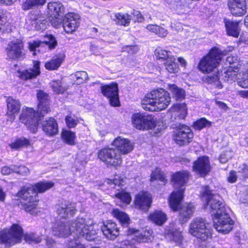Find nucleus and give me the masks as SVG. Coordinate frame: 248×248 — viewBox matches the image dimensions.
<instances>
[{
	"label": "nucleus",
	"mask_w": 248,
	"mask_h": 248,
	"mask_svg": "<svg viewBox=\"0 0 248 248\" xmlns=\"http://www.w3.org/2000/svg\"><path fill=\"white\" fill-rule=\"evenodd\" d=\"M189 174L188 171H183L171 175V182H173L174 187V190L171 192V210L177 211L180 209L179 219L182 223L186 222L191 217L194 209L193 204L191 203L181 206L185 185Z\"/></svg>",
	"instance_id": "nucleus-1"
},
{
	"label": "nucleus",
	"mask_w": 248,
	"mask_h": 248,
	"mask_svg": "<svg viewBox=\"0 0 248 248\" xmlns=\"http://www.w3.org/2000/svg\"><path fill=\"white\" fill-rule=\"evenodd\" d=\"M85 221L82 217L78 218L72 223L57 221L53 227L52 233L60 237H66L73 232L78 238L83 237L88 241H93L96 237V230L91 225L86 226Z\"/></svg>",
	"instance_id": "nucleus-2"
},
{
	"label": "nucleus",
	"mask_w": 248,
	"mask_h": 248,
	"mask_svg": "<svg viewBox=\"0 0 248 248\" xmlns=\"http://www.w3.org/2000/svg\"><path fill=\"white\" fill-rule=\"evenodd\" d=\"M37 97L39 101L37 112L32 108H23L20 116V121L33 133L37 131L39 120L50 110L48 94L39 91Z\"/></svg>",
	"instance_id": "nucleus-3"
},
{
	"label": "nucleus",
	"mask_w": 248,
	"mask_h": 248,
	"mask_svg": "<svg viewBox=\"0 0 248 248\" xmlns=\"http://www.w3.org/2000/svg\"><path fill=\"white\" fill-rule=\"evenodd\" d=\"M53 186L52 182H40L33 186L27 185L23 186L17 194L22 199V208L32 215L37 214L36 206L38 202L37 193H43Z\"/></svg>",
	"instance_id": "nucleus-4"
},
{
	"label": "nucleus",
	"mask_w": 248,
	"mask_h": 248,
	"mask_svg": "<svg viewBox=\"0 0 248 248\" xmlns=\"http://www.w3.org/2000/svg\"><path fill=\"white\" fill-rule=\"evenodd\" d=\"M169 93L163 89L154 90L148 93L141 101L142 108L150 111H159L169 105Z\"/></svg>",
	"instance_id": "nucleus-5"
},
{
	"label": "nucleus",
	"mask_w": 248,
	"mask_h": 248,
	"mask_svg": "<svg viewBox=\"0 0 248 248\" xmlns=\"http://www.w3.org/2000/svg\"><path fill=\"white\" fill-rule=\"evenodd\" d=\"M202 198L206 201L207 205H210L212 217L230 211V208L225 206L219 195L212 194L209 186L204 187Z\"/></svg>",
	"instance_id": "nucleus-6"
},
{
	"label": "nucleus",
	"mask_w": 248,
	"mask_h": 248,
	"mask_svg": "<svg viewBox=\"0 0 248 248\" xmlns=\"http://www.w3.org/2000/svg\"><path fill=\"white\" fill-rule=\"evenodd\" d=\"M225 54L216 47L212 48L207 55L203 57L198 65L199 70L203 73H210L218 65L222 56Z\"/></svg>",
	"instance_id": "nucleus-7"
},
{
	"label": "nucleus",
	"mask_w": 248,
	"mask_h": 248,
	"mask_svg": "<svg viewBox=\"0 0 248 248\" xmlns=\"http://www.w3.org/2000/svg\"><path fill=\"white\" fill-rule=\"evenodd\" d=\"M189 233L202 241H206L212 238V229L204 219L196 218L189 225Z\"/></svg>",
	"instance_id": "nucleus-8"
},
{
	"label": "nucleus",
	"mask_w": 248,
	"mask_h": 248,
	"mask_svg": "<svg viewBox=\"0 0 248 248\" xmlns=\"http://www.w3.org/2000/svg\"><path fill=\"white\" fill-rule=\"evenodd\" d=\"M23 236L22 228L14 224L10 230H5L0 232V240L6 247H10L20 243Z\"/></svg>",
	"instance_id": "nucleus-9"
},
{
	"label": "nucleus",
	"mask_w": 248,
	"mask_h": 248,
	"mask_svg": "<svg viewBox=\"0 0 248 248\" xmlns=\"http://www.w3.org/2000/svg\"><path fill=\"white\" fill-rule=\"evenodd\" d=\"M97 156L108 167L117 168L123 161L121 153L112 148L101 149L99 151Z\"/></svg>",
	"instance_id": "nucleus-10"
},
{
	"label": "nucleus",
	"mask_w": 248,
	"mask_h": 248,
	"mask_svg": "<svg viewBox=\"0 0 248 248\" xmlns=\"http://www.w3.org/2000/svg\"><path fill=\"white\" fill-rule=\"evenodd\" d=\"M173 138L179 146L187 145L192 141L193 133L188 126L180 124L174 130Z\"/></svg>",
	"instance_id": "nucleus-11"
},
{
	"label": "nucleus",
	"mask_w": 248,
	"mask_h": 248,
	"mask_svg": "<svg viewBox=\"0 0 248 248\" xmlns=\"http://www.w3.org/2000/svg\"><path fill=\"white\" fill-rule=\"evenodd\" d=\"M212 218L215 228L220 233H228L233 227L234 222L231 218L229 212L214 216Z\"/></svg>",
	"instance_id": "nucleus-12"
},
{
	"label": "nucleus",
	"mask_w": 248,
	"mask_h": 248,
	"mask_svg": "<svg viewBox=\"0 0 248 248\" xmlns=\"http://www.w3.org/2000/svg\"><path fill=\"white\" fill-rule=\"evenodd\" d=\"M6 50L7 57L11 59H22L25 54L23 43L20 39L11 41L8 45Z\"/></svg>",
	"instance_id": "nucleus-13"
},
{
	"label": "nucleus",
	"mask_w": 248,
	"mask_h": 248,
	"mask_svg": "<svg viewBox=\"0 0 248 248\" xmlns=\"http://www.w3.org/2000/svg\"><path fill=\"white\" fill-rule=\"evenodd\" d=\"M237 62V57L233 56H229L226 58V63L230 65L227 69L224 68L221 71V76L224 80L231 81L237 78L238 76V68L234 64Z\"/></svg>",
	"instance_id": "nucleus-14"
},
{
	"label": "nucleus",
	"mask_w": 248,
	"mask_h": 248,
	"mask_svg": "<svg viewBox=\"0 0 248 248\" xmlns=\"http://www.w3.org/2000/svg\"><path fill=\"white\" fill-rule=\"evenodd\" d=\"M101 90L102 94L109 99L111 106L113 107L119 106L118 88V85L116 83L102 85Z\"/></svg>",
	"instance_id": "nucleus-15"
},
{
	"label": "nucleus",
	"mask_w": 248,
	"mask_h": 248,
	"mask_svg": "<svg viewBox=\"0 0 248 248\" xmlns=\"http://www.w3.org/2000/svg\"><path fill=\"white\" fill-rule=\"evenodd\" d=\"M79 16L73 13L66 14L63 19L62 26L67 33H72L79 27Z\"/></svg>",
	"instance_id": "nucleus-16"
},
{
	"label": "nucleus",
	"mask_w": 248,
	"mask_h": 248,
	"mask_svg": "<svg viewBox=\"0 0 248 248\" xmlns=\"http://www.w3.org/2000/svg\"><path fill=\"white\" fill-rule=\"evenodd\" d=\"M134 202L136 208L147 211L152 202L151 195L147 192H140L136 196Z\"/></svg>",
	"instance_id": "nucleus-17"
},
{
	"label": "nucleus",
	"mask_w": 248,
	"mask_h": 248,
	"mask_svg": "<svg viewBox=\"0 0 248 248\" xmlns=\"http://www.w3.org/2000/svg\"><path fill=\"white\" fill-rule=\"evenodd\" d=\"M76 211V203L66 201H62L57 208V213L62 218L73 217Z\"/></svg>",
	"instance_id": "nucleus-18"
},
{
	"label": "nucleus",
	"mask_w": 248,
	"mask_h": 248,
	"mask_svg": "<svg viewBox=\"0 0 248 248\" xmlns=\"http://www.w3.org/2000/svg\"><path fill=\"white\" fill-rule=\"evenodd\" d=\"M193 170L201 176H204L208 174L211 169L209 158L206 156L199 157L194 162Z\"/></svg>",
	"instance_id": "nucleus-19"
},
{
	"label": "nucleus",
	"mask_w": 248,
	"mask_h": 248,
	"mask_svg": "<svg viewBox=\"0 0 248 248\" xmlns=\"http://www.w3.org/2000/svg\"><path fill=\"white\" fill-rule=\"evenodd\" d=\"M127 234L133 235L132 239H135L139 243H146L151 241L153 237L151 231L136 230L133 228L128 229Z\"/></svg>",
	"instance_id": "nucleus-20"
},
{
	"label": "nucleus",
	"mask_w": 248,
	"mask_h": 248,
	"mask_svg": "<svg viewBox=\"0 0 248 248\" xmlns=\"http://www.w3.org/2000/svg\"><path fill=\"white\" fill-rule=\"evenodd\" d=\"M101 230L105 237L109 240H114L119 235V229L117 224L111 220L104 223Z\"/></svg>",
	"instance_id": "nucleus-21"
},
{
	"label": "nucleus",
	"mask_w": 248,
	"mask_h": 248,
	"mask_svg": "<svg viewBox=\"0 0 248 248\" xmlns=\"http://www.w3.org/2000/svg\"><path fill=\"white\" fill-rule=\"evenodd\" d=\"M47 38L48 39V41L41 42L37 40L29 42V48L30 51H34L33 54L35 55V51H36L40 46H46L49 49L54 48L57 45L56 39L52 35H49Z\"/></svg>",
	"instance_id": "nucleus-22"
},
{
	"label": "nucleus",
	"mask_w": 248,
	"mask_h": 248,
	"mask_svg": "<svg viewBox=\"0 0 248 248\" xmlns=\"http://www.w3.org/2000/svg\"><path fill=\"white\" fill-rule=\"evenodd\" d=\"M112 145L115 147L118 152L123 155L130 153L133 149V144L127 139L118 137L112 142Z\"/></svg>",
	"instance_id": "nucleus-23"
},
{
	"label": "nucleus",
	"mask_w": 248,
	"mask_h": 248,
	"mask_svg": "<svg viewBox=\"0 0 248 248\" xmlns=\"http://www.w3.org/2000/svg\"><path fill=\"white\" fill-rule=\"evenodd\" d=\"M40 63L38 61L33 62V67L23 71H17L18 77L22 80H28L36 78L40 74Z\"/></svg>",
	"instance_id": "nucleus-24"
},
{
	"label": "nucleus",
	"mask_w": 248,
	"mask_h": 248,
	"mask_svg": "<svg viewBox=\"0 0 248 248\" xmlns=\"http://www.w3.org/2000/svg\"><path fill=\"white\" fill-rule=\"evenodd\" d=\"M8 121L12 122L15 119V115L17 114L20 108L21 105L19 101L14 99L12 97H9L7 99Z\"/></svg>",
	"instance_id": "nucleus-25"
},
{
	"label": "nucleus",
	"mask_w": 248,
	"mask_h": 248,
	"mask_svg": "<svg viewBox=\"0 0 248 248\" xmlns=\"http://www.w3.org/2000/svg\"><path fill=\"white\" fill-rule=\"evenodd\" d=\"M42 125L43 130L48 136H54L58 132V124L53 118L46 119L42 123Z\"/></svg>",
	"instance_id": "nucleus-26"
},
{
	"label": "nucleus",
	"mask_w": 248,
	"mask_h": 248,
	"mask_svg": "<svg viewBox=\"0 0 248 248\" xmlns=\"http://www.w3.org/2000/svg\"><path fill=\"white\" fill-rule=\"evenodd\" d=\"M224 23L227 34L229 36L238 37L240 31L239 22L236 21L225 19Z\"/></svg>",
	"instance_id": "nucleus-27"
},
{
	"label": "nucleus",
	"mask_w": 248,
	"mask_h": 248,
	"mask_svg": "<svg viewBox=\"0 0 248 248\" xmlns=\"http://www.w3.org/2000/svg\"><path fill=\"white\" fill-rule=\"evenodd\" d=\"M65 55L63 53L56 54L51 61L47 62L45 64V67L49 70L57 69L64 61Z\"/></svg>",
	"instance_id": "nucleus-28"
},
{
	"label": "nucleus",
	"mask_w": 248,
	"mask_h": 248,
	"mask_svg": "<svg viewBox=\"0 0 248 248\" xmlns=\"http://www.w3.org/2000/svg\"><path fill=\"white\" fill-rule=\"evenodd\" d=\"M171 111L179 119H185L187 114V108L185 103H177L171 106Z\"/></svg>",
	"instance_id": "nucleus-29"
},
{
	"label": "nucleus",
	"mask_w": 248,
	"mask_h": 248,
	"mask_svg": "<svg viewBox=\"0 0 248 248\" xmlns=\"http://www.w3.org/2000/svg\"><path fill=\"white\" fill-rule=\"evenodd\" d=\"M155 55L157 59L166 61L164 63L165 68L170 72V59L169 58V52L161 47H158L155 51Z\"/></svg>",
	"instance_id": "nucleus-30"
},
{
	"label": "nucleus",
	"mask_w": 248,
	"mask_h": 248,
	"mask_svg": "<svg viewBox=\"0 0 248 248\" xmlns=\"http://www.w3.org/2000/svg\"><path fill=\"white\" fill-rule=\"evenodd\" d=\"M31 19L34 20V28L37 31H43L49 26V22L46 20L40 12L36 14L34 17H31Z\"/></svg>",
	"instance_id": "nucleus-31"
},
{
	"label": "nucleus",
	"mask_w": 248,
	"mask_h": 248,
	"mask_svg": "<svg viewBox=\"0 0 248 248\" xmlns=\"http://www.w3.org/2000/svg\"><path fill=\"white\" fill-rule=\"evenodd\" d=\"M149 218L151 221L159 226L164 224L167 220L166 214L159 210L151 213Z\"/></svg>",
	"instance_id": "nucleus-32"
},
{
	"label": "nucleus",
	"mask_w": 248,
	"mask_h": 248,
	"mask_svg": "<svg viewBox=\"0 0 248 248\" xmlns=\"http://www.w3.org/2000/svg\"><path fill=\"white\" fill-rule=\"evenodd\" d=\"M48 12L55 16H60L63 14L64 7L59 1L49 2L47 4Z\"/></svg>",
	"instance_id": "nucleus-33"
},
{
	"label": "nucleus",
	"mask_w": 248,
	"mask_h": 248,
	"mask_svg": "<svg viewBox=\"0 0 248 248\" xmlns=\"http://www.w3.org/2000/svg\"><path fill=\"white\" fill-rule=\"evenodd\" d=\"M186 93L184 89L175 84H171V98L177 102H181L186 98Z\"/></svg>",
	"instance_id": "nucleus-34"
},
{
	"label": "nucleus",
	"mask_w": 248,
	"mask_h": 248,
	"mask_svg": "<svg viewBox=\"0 0 248 248\" xmlns=\"http://www.w3.org/2000/svg\"><path fill=\"white\" fill-rule=\"evenodd\" d=\"M115 196L118 200L116 204L121 207L129 204L131 201L129 193L124 191L115 194Z\"/></svg>",
	"instance_id": "nucleus-35"
},
{
	"label": "nucleus",
	"mask_w": 248,
	"mask_h": 248,
	"mask_svg": "<svg viewBox=\"0 0 248 248\" xmlns=\"http://www.w3.org/2000/svg\"><path fill=\"white\" fill-rule=\"evenodd\" d=\"M145 114L141 113H135L132 116V123L136 128L142 130L143 129V125L144 124Z\"/></svg>",
	"instance_id": "nucleus-36"
},
{
	"label": "nucleus",
	"mask_w": 248,
	"mask_h": 248,
	"mask_svg": "<svg viewBox=\"0 0 248 248\" xmlns=\"http://www.w3.org/2000/svg\"><path fill=\"white\" fill-rule=\"evenodd\" d=\"M112 216L116 218L123 225H127L129 223L130 219L128 215L124 212L118 209H113L112 211Z\"/></svg>",
	"instance_id": "nucleus-37"
},
{
	"label": "nucleus",
	"mask_w": 248,
	"mask_h": 248,
	"mask_svg": "<svg viewBox=\"0 0 248 248\" xmlns=\"http://www.w3.org/2000/svg\"><path fill=\"white\" fill-rule=\"evenodd\" d=\"M46 2V0H25L22 3L23 10H28L34 7L42 6Z\"/></svg>",
	"instance_id": "nucleus-38"
},
{
	"label": "nucleus",
	"mask_w": 248,
	"mask_h": 248,
	"mask_svg": "<svg viewBox=\"0 0 248 248\" xmlns=\"http://www.w3.org/2000/svg\"><path fill=\"white\" fill-rule=\"evenodd\" d=\"M143 120L144 121V124L143 125L142 130L152 129L156 126V119L153 115L145 114Z\"/></svg>",
	"instance_id": "nucleus-39"
},
{
	"label": "nucleus",
	"mask_w": 248,
	"mask_h": 248,
	"mask_svg": "<svg viewBox=\"0 0 248 248\" xmlns=\"http://www.w3.org/2000/svg\"><path fill=\"white\" fill-rule=\"evenodd\" d=\"M30 141L29 140L21 137L16 139L14 141L9 144V146L14 150H18L24 147H27L30 145Z\"/></svg>",
	"instance_id": "nucleus-40"
},
{
	"label": "nucleus",
	"mask_w": 248,
	"mask_h": 248,
	"mask_svg": "<svg viewBox=\"0 0 248 248\" xmlns=\"http://www.w3.org/2000/svg\"><path fill=\"white\" fill-rule=\"evenodd\" d=\"M212 125V122L207 120L205 118H201L194 122L193 128L196 130H201L204 128H208Z\"/></svg>",
	"instance_id": "nucleus-41"
},
{
	"label": "nucleus",
	"mask_w": 248,
	"mask_h": 248,
	"mask_svg": "<svg viewBox=\"0 0 248 248\" xmlns=\"http://www.w3.org/2000/svg\"><path fill=\"white\" fill-rule=\"evenodd\" d=\"M115 17L118 24L124 26H128L131 21L130 16L127 14L117 13Z\"/></svg>",
	"instance_id": "nucleus-42"
},
{
	"label": "nucleus",
	"mask_w": 248,
	"mask_h": 248,
	"mask_svg": "<svg viewBox=\"0 0 248 248\" xmlns=\"http://www.w3.org/2000/svg\"><path fill=\"white\" fill-rule=\"evenodd\" d=\"M124 182V179L117 175H115L113 179H108L106 181V183L110 185L111 188L116 189L118 190H120L121 186L123 185Z\"/></svg>",
	"instance_id": "nucleus-43"
},
{
	"label": "nucleus",
	"mask_w": 248,
	"mask_h": 248,
	"mask_svg": "<svg viewBox=\"0 0 248 248\" xmlns=\"http://www.w3.org/2000/svg\"><path fill=\"white\" fill-rule=\"evenodd\" d=\"M62 137L66 143L71 145L75 144L76 135L74 132L68 130L63 131L62 133Z\"/></svg>",
	"instance_id": "nucleus-44"
},
{
	"label": "nucleus",
	"mask_w": 248,
	"mask_h": 248,
	"mask_svg": "<svg viewBox=\"0 0 248 248\" xmlns=\"http://www.w3.org/2000/svg\"><path fill=\"white\" fill-rule=\"evenodd\" d=\"M73 79H76L75 81L77 84H80L87 80L88 78V75L85 71H77L75 74L71 75Z\"/></svg>",
	"instance_id": "nucleus-45"
},
{
	"label": "nucleus",
	"mask_w": 248,
	"mask_h": 248,
	"mask_svg": "<svg viewBox=\"0 0 248 248\" xmlns=\"http://www.w3.org/2000/svg\"><path fill=\"white\" fill-rule=\"evenodd\" d=\"M50 87L53 91L56 93H62L66 90L63 83L60 80H54L50 83Z\"/></svg>",
	"instance_id": "nucleus-46"
},
{
	"label": "nucleus",
	"mask_w": 248,
	"mask_h": 248,
	"mask_svg": "<svg viewBox=\"0 0 248 248\" xmlns=\"http://www.w3.org/2000/svg\"><path fill=\"white\" fill-rule=\"evenodd\" d=\"M183 240V237L181 231L177 229L175 231L171 230V245L174 243L176 246H180L182 244Z\"/></svg>",
	"instance_id": "nucleus-47"
},
{
	"label": "nucleus",
	"mask_w": 248,
	"mask_h": 248,
	"mask_svg": "<svg viewBox=\"0 0 248 248\" xmlns=\"http://www.w3.org/2000/svg\"><path fill=\"white\" fill-rule=\"evenodd\" d=\"M233 8L229 7L231 13L233 16H239L244 15L246 12V3L245 6H239V4H236L235 6H232Z\"/></svg>",
	"instance_id": "nucleus-48"
},
{
	"label": "nucleus",
	"mask_w": 248,
	"mask_h": 248,
	"mask_svg": "<svg viewBox=\"0 0 248 248\" xmlns=\"http://www.w3.org/2000/svg\"><path fill=\"white\" fill-rule=\"evenodd\" d=\"M239 77H237V84L243 88H248V73H243L242 75L240 73Z\"/></svg>",
	"instance_id": "nucleus-49"
},
{
	"label": "nucleus",
	"mask_w": 248,
	"mask_h": 248,
	"mask_svg": "<svg viewBox=\"0 0 248 248\" xmlns=\"http://www.w3.org/2000/svg\"><path fill=\"white\" fill-rule=\"evenodd\" d=\"M159 180L161 182L165 183L166 179L164 176L163 172L159 169H156L153 171L151 175V181H153Z\"/></svg>",
	"instance_id": "nucleus-50"
},
{
	"label": "nucleus",
	"mask_w": 248,
	"mask_h": 248,
	"mask_svg": "<svg viewBox=\"0 0 248 248\" xmlns=\"http://www.w3.org/2000/svg\"><path fill=\"white\" fill-rule=\"evenodd\" d=\"M24 240L29 243H38L41 242V239L35 233H30L25 234L24 236Z\"/></svg>",
	"instance_id": "nucleus-51"
},
{
	"label": "nucleus",
	"mask_w": 248,
	"mask_h": 248,
	"mask_svg": "<svg viewBox=\"0 0 248 248\" xmlns=\"http://www.w3.org/2000/svg\"><path fill=\"white\" fill-rule=\"evenodd\" d=\"M65 120L66 125L69 128L75 127L78 123V118H74L72 116H67Z\"/></svg>",
	"instance_id": "nucleus-52"
},
{
	"label": "nucleus",
	"mask_w": 248,
	"mask_h": 248,
	"mask_svg": "<svg viewBox=\"0 0 248 248\" xmlns=\"http://www.w3.org/2000/svg\"><path fill=\"white\" fill-rule=\"evenodd\" d=\"M238 169L239 176L242 177L243 179L248 177V165L243 164L240 166Z\"/></svg>",
	"instance_id": "nucleus-53"
},
{
	"label": "nucleus",
	"mask_w": 248,
	"mask_h": 248,
	"mask_svg": "<svg viewBox=\"0 0 248 248\" xmlns=\"http://www.w3.org/2000/svg\"><path fill=\"white\" fill-rule=\"evenodd\" d=\"M9 28L10 24L6 21V18L4 16H0V31L2 32L8 31Z\"/></svg>",
	"instance_id": "nucleus-54"
},
{
	"label": "nucleus",
	"mask_w": 248,
	"mask_h": 248,
	"mask_svg": "<svg viewBox=\"0 0 248 248\" xmlns=\"http://www.w3.org/2000/svg\"><path fill=\"white\" fill-rule=\"evenodd\" d=\"M232 155V152L231 151H226L222 153L219 157V160L220 163H225L228 161L229 158H231Z\"/></svg>",
	"instance_id": "nucleus-55"
},
{
	"label": "nucleus",
	"mask_w": 248,
	"mask_h": 248,
	"mask_svg": "<svg viewBox=\"0 0 248 248\" xmlns=\"http://www.w3.org/2000/svg\"><path fill=\"white\" fill-rule=\"evenodd\" d=\"M15 172L22 175H27L29 174L30 171L28 168L24 166H16V170Z\"/></svg>",
	"instance_id": "nucleus-56"
},
{
	"label": "nucleus",
	"mask_w": 248,
	"mask_h": 248,
	"mask_svg": "<svg viewBox=\"0 0 248 248\" xmlns=\"http://www.w3.org/2000/svg\"><path fill=\"white\" fill-rule=\"evenodd\" d=\"M16 170V166H12L10 167L8 166H5L1 169V173L3 175H8L12 172H15Z\"/></svg>",
	"instance_id": "nucleus-57"
},
{
	"label": "nucleus",
	"mask_w": 248,
	"mask_h": 248,
	"mask_svg": "<svg viewBox=\"0 0 248 248\" xmlns=\"http://www.w3.org/2000/svg\"><path fill=\"white\" fill-rule=\"evenodd\" d=\"M124 51H127L130 54H133L137 53L138 48L137 46H126L123 48Z\"/></svg>",
	"instance_id": "nucleus-58"
},
{
	"label": "nucleus",
	"mask_w": 248,
	"mask_h": 248,
	"mask_svg": "<svg viewBox=\"0 0 248 248\" xmlns=\"http://www.w3.org/2000/svg\"><path fill=\"white\" fill-rule=\"evenodd\" d=\"M246 3L245 0H229L228 6L233 8L232 6L235 5L239 4V6H244Z\"/></svg>",
	"instance_id": "nucleus-59"
},
{
	"label": "nucleus",
	"mask_w": 248,
	"mask_h": 248,
	"mask_svg": "<svg viewBox=\"0 0 248 248\" xmlns=\"http://www.w3.org/2000/svg\"><path fill=\"white\" fill-rule=\"evenodd\" d=\"M67 248H85L83 245L77 240L72 241L68 245Z\"/></svg>",
	"instance_id": "nucleus-60"
},
{
	"label": "nucleus",
	"mask_w": 248,
	"mask_h": 248,
	"mask_svg": "<svg viewBox=\"0 0 248 248\" xmlns=\"http://www.w3.org/2000/svg\"><path fill=\"white\" fill-rule=\"evenodd\" d=\"M122 247L120 248H139L138 247L131 243L129 240H124L122 242Z\"/></svg>",
	"instance_id": "nucleus-61"
},
{
	"label": "nucleus",
	"mask_w": 248,
	"mask_h": 248,
	"mask_svg": "<svg viewBox=\"0 0 248 248\" xmlns=\"http://www.w3.org/2000/svg\"><path fill=\"white\" fill-rule=\"evenodd\" d=\"M159 29H157L155 34L161 37H165L168 34L167 30L160 26H159Z\"/></svg>",
	"instance_id": "nucleus-62"
},
{
	"label": "nucleus",
	"mask_w": 248,
	"mask_h": 248,
	"mask_svg": "<svg viewBox=\"0 0 248 248\" xmlns=\"http://www.w3.org/2000/svg\"><path fill=\"white\" fill-rule=\"evenodd\" d=\"M175 59L171 56V73H176L179 71V68L177 64L175 62Z\"/></svg>",
	"instance_id": "nucleus-63"
},
{
	"label": "nucleus",
	"mask_w": 248,
	"mask_h": 248,
	"mask_svg": "<svg viewBox=\"0 0 248 248\" xmlns=\"http://www.w3.org/2000/svg\"><path fill=\"white\" fill-rule=\"evenodd\" d=\"M147 30L149 31L154 32L155 33L157 31V29H159V26L155 24H150L147 26L146 27Z\"/></svg>",
	"instance_id": "nucleus-64"
}]
</instances>
